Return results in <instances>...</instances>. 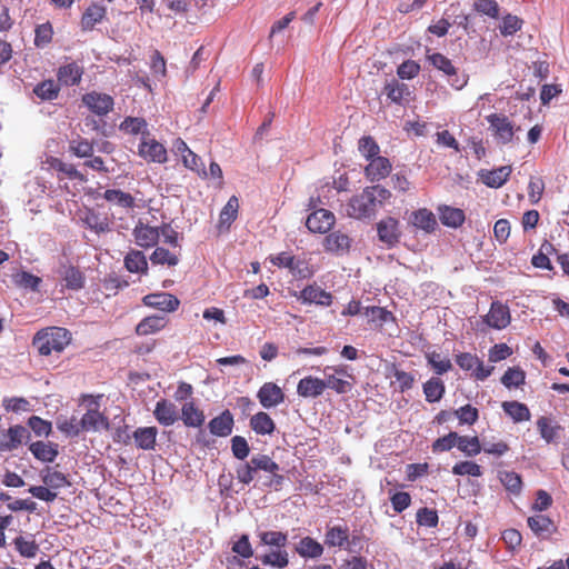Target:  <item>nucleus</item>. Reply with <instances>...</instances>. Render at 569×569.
Returning <instances> with one entry per match:
<instances>
[{
  "instance_id": "nucleus-1",
  "label": "nucleus",
  "mask_w": 569,
  "mask_h": 569,
  "mask_svg": "<svg viewBox=\"0 0 569 569\" xmlns=\"http://www.w3.org/2000/svg\"><path fill=\"white\" fill-rule=\"evenodd\" d=\"M391 196L390 190L381 184L368 186L360 193L350 198L346 204V213L349 218L357 220L373 218Z\"/></svg>"
},
{
  "instance_id": "nucleus-2",
  "label": "nucleus",
  "mask_w": 569,
  "mask_h": 569,
  "mask_svg": "<svg viewBox=\"0 0 569 569\" xmlns=\"http://www.w3.org/2000/svg\"><path fill=\"white\" fill-rule=\"evenodd\" d=\"M258 471H264L270 475L267 477L263 486L279 489L283 485L284 477L279 473V465L268 455L261 453L252 456L249 461L237 467V479L240 483L249 485L256 479Z\"/></svg>"
},
{
  "instance_id": "nucleus-3",
  "label": "nucleus",
  "mask_w": 569,
  "mask_h": 569,
  "mask_svg": "<svg viewBox=\"0 0 569 569\" xmlns=\"http://www.w3.org/2000/svg\"><path fill=\"white\" fill-rule=\"evenodd\" d=\"M70 341L71 333L69 330L60 327H48L34 335L32 346L39 355L50 356L52 352H62Z\"/></svg>"
},
{
  "instance_id": "nucleus-4",
  "label": "nucleus",
  "mask_w": 569,
  "mask_h": 569,
  "mask_svg": "<svg viewBox=\"0 0 569 569\" xmlns=\"http://www.w3.org/2000/svg\"><path fill=\"white\" fill-rule=\"evenodd\" d=\"M489 129L495 139L501 144H508L512 141L515 136L513 123L509 118L502 113H491L486 117Z\"/></svg>"
},
{
  "instance_id": "nucleus-5",
  "label": "nucleus",
  "mask_w": 569,
  "mask_h": 569,
  "mask_svg": "<svg viewBox=\"0 0 569 569\" xmlns=\"http://www.w3.org/2000/svg\"><path fill=\"white\" fill-rule=\"evenodd\" d=\"M456 363L465 371L472 370V377L476 380H486L493 371V367H486L483 362L469 352H462L456 356Z\"/></svg>"
},
{
  "instance_id": "nucleus-6",
  "label": "nucleus",
  "mask_w": 569,
  "mask_h": 569,
  "mask_svg": "<svg viewBox=\"0 0 569 569\" xmlns=\"http://www.w3.org/2000/svg\"><path fill=\"white\" fill-rule=\"evenodd\" d=\"M83 104L97 116H107L113 110L114 100L110 94L91 91L82 96Z\"/></svg>"
},
{
  "instance_id": "nucleus-7",
  "label": "nucleus",
  "mask_w": 569,
  "mask_h": 569,
  "mask_svg": "<svg viewBox=\"0 0 569 569\" xmlns=\"http://www.w3.org/2000/svg\"><path fill=\"white\" fill-rule=\"evenodd\" d=\"M377 233L379 240L388 248H393L400 242L401 231L399 221L393 217L381 219L377 223Z\"/></svg>"
},
{
  "instance_id": "nucleus-8",
  "label": "nucleus",
  "mask_w": 569,
  "mask_h": 569,
  "mask_svg": "<svg viewBox=\"0 0 569 569\" xmlns=\"http://www.w3.org/2000/svg\"><path fill=\"white\" fill-rule=\"evenodd\" d=\"M132 236L137 246L149 249L158 244L160 239V228L152 227L139 220L133 230Z\"/></svg>"
},
{
  "instance_id": "nucleus-9",
  "label": "nucleus",
  "mask_w": 569,
  "mask_h": 569,
  "mask_svg": "<svg viewBox=\"0 0 569 569\" xmlns=\"http://www.w3.org/2000/svg\"><path fill=\"white\" fill-rule=\"evenodd\" d=\"M30 438L27 428L14 425L0 433V451H13Z\"/></svg>"
},
{
  "instance_id": "nucleus-10",
  "label": "nucleus",
  "mask_w": 569,
  "mask_h": 569,
  "mask_svg": "<svg viewBox=\"0 0 569 569\" xmlns=\"http://www.w3.org/2000/svg\"><path fill=\"white\" fill-rule=\"evenodd\" d=\"M511 321L510 310L500 301L491 302L489 312L483 317V322L492 329H505Z\"/></svg>"
},
{
  "instance_id": "nucleus-11",
  "label": "nucleus",
  "mask_w": 569,
  "mask_h": 569,
  "mask_svg": "<svg viewBox=\"0 0 569 569\" xmlns=\"http://www.w3.org/2000/svg\"><path fill=\"white\" fill-rule=\"evenodd\" d=\"M257 398L263 408L270 409L281 405L286 395L277 383L264 382L258 390Z\"/></svg>"
},
{
  "instance_id": "nucleus-12",
  "label": "nucleus",
  "mask_w": 569,
  "mask_h": 569,
  "mask_svg": "<svg viewBox=\"0 0 569 569\" xmlns=\"http://www.w3.org/2000/svg\"><path fill=\"white\" fill-rule=\"evenodd\" d=\"M335 214L327 209H318L311 212L307 220L306 227L315 233H326L335 224Z\"/></svg>"
},
{
  "instance_id": "nucleus-13",
  "label": "nucleus",
  "mask_w": 569,
  "mask_h": 569,
  "mask_svg": "<svg viewBox=\"0 0 569 569\" xmlns=\"http://www.w3.org/2000/svg\"><path fill=\"white\" fill-rule=\"evenodd\" d=\"M144 306L159 309L164 312H173L180 306V300L168 292L149 293L142 298Z\"/></svg>"
},
{
  "instance_id": "nucleus-14",
  "label": "nucleus",
  "mask_w": 569,
  "mask_h": 569,
  "mask_svg": "<svg viewBox=\"0 0 569 569\" xmlns=\"http://www.w3.org/2000/svg\"><path fill=\"white\" fill-rule=\"evenodd\" d=\"M392 169L390 160L386 157L378 156L368 160V164L365 167V177L370 182H379L387 178Z\"/></svg>"
},
{
  "instance_id": "nucleus-15",
  "label": "nucleus",
  "mask_w": 569,
  "mask_h": 569,
  "mask_svg": "<svg viewBox=\"0 0 569 569\" xmlns=\"http://www.w3.org/2000/svg\"><path fill=\"white\" fill-rule=\"evenodd\" d=\"M512 172L511 166H501L499 168L488 170L481 169L478 172L479 180L487 187L498 189L502 187Z\"/></svg>"
},
{
  "instance_id": "nucleus-16",
  "label": "nucleus",
  "mask_w": 569,
  "mask_h": 569,
  "mask_svg": "<svg viewBox=\"0 0 569 569\" xmlns=\"http://www.w3.org/2000/svg\"><path fill=\"white\" fill-rule=\"evenodd\" d=\"M527 525L533 535L540 539H549L557 532L553 520L545 515H533L527 519Z\"/></svg>"
},
{
  "instance_id": "nucleus-17",
  "label": "nucleus",
  "mask_w": 569,
  "mask_h": 569,
  "mask_svg": "<svg viewBox=\"0 0 569 569\" xmlns=\"http://www.w3.org/2000/svg\"><path fill=\"white\" fill-rule=\"evenodd\" d=\"M383 93L391 102L405 106L411 100L412 92L408 84L399 82L397 79H391L385 83Z\"/></svg>"
},
{
  "instance_id": "nucleus-18",
  "label": "nucleus",
  "mask_w": 569,
  "mask_h": 569,
  "mask_svg": "<svg viewBox=\"0 0 569 569\" xmlns=\"http://www.w3.org/2000/svg\"><path fill=\"white\" fill-rule=\"evenodd\" d=\"M153 416L161 426L169 427L178 421L179 411L173 402L161 399L156 403Z\"/></svg>"
},
{
  "instance_id": "nucleus-19",
  "label": "nucleus",
  "mask_w": 569,
  "mask_h": 569,
  "mask_svg": "<svg viewBox=\"0 0 569 569\" xmlns=\"http://www.w3.org/2000/svg\"><path fill=\"white\" fill-rule=\"evenodd\" d=\"M139 156L151 162L164 163L167 149L154 139L142 140L139 144Z\"/></svg>"
},
{
  "instance_id": "nucleus-20",
  "label": "nucleus",
  "mask_w": 569,
  "mask_h": 569,
  "mask_svg": "<svg viewBox=\"0 0 569 569\" xmlns=\"http://www.w3.org/2000/svg\"><path fill=\"white\" fill-rule=\"evenodd\" d=\"M59 274L64 281V287L68 290L79 291L84 288L86 277L78 267L72 264H63L59 271Z\"/></svg>"
},
{
  "instance_id": "nucleus-21",
  "label": "nucleus",
  "mask_w": 569,
  "mask_h": 569,
  "mask_svg": "<svg viewBox=\"0 0 569 569\" xmlns=\"http://www.w3.org/2000/svg\"><path fill=\"white\" fill-rule=\"evenodd\" d=\"M351 246V239L348 234L341 231H333L325 237L323 248L327 252L335 254L347 253Z\"/></svg>"
},
{
  "instance_id": "nucleus-22",
  "label": "nucleus",
  "mask_w": 569,
  "mask_h": 569,
  "mask_svg": "<svg viewBox=\"0 0 569 569\" xmlns=\"http://www.w3.org/2000/svg\"><path fill=\"white\" fill-rule=\"evenodd\" d=\"M295 551L303 559H318L325 552V547L310 536L302 537L296 545Z\"/></svg>"
},
{
  "instance_id": "nucleus-23",
  "label": "nucleus",
  "mask_w": 569,
  "mask_h": 569,
  "mask_svg": "<svg viewBox=\"0 0 569 569\" xmlns=\"http://www.w3.org/2000/svg\"><path fill=\"white\" fill-rule=\"evenodd\" d=\"M429 60L430 62L432 63V66L435 68H437L438 70L445 72L447 76L449 77H456L455 80L451 81V84L452 87H455L456 89H461L466 86L467 83V80L466 79H459L457 77V69L456 67L452 64L451 60L448 59L446 56H443L442 53H433L429 57Z\"/></svg>"
},
{
  "instance_id": "nucleus-24",
  "label": "nucleus",
  "mask_w": 569,
  "mask_h": 569,
  "mask_svg": "<svg viewBox=\"0 0 569 569\" xmlns=\"http://www.w3.org/2000/svg\"><path fill=\"white\" fill-rule=\"evenodd\" d=\"M300 299L306 303L329 307L333 301V296L317 284H309L300 292Z\"/></svg>"
},
{
  "instance_id": "nucleus-25",
  "label": "nucleus",
  "mask_w": 569,
  "mask_h": 569,
  "mask_svg": "<svg viewBox=\"0 0 569 569\" xmlns=\"http://www.w3.org/2000/svg\"><path fill=\"white\" fill-rule=\"evenodd\" d=\"M107 14V8L100 3L92 2L82 13L80 26L82 31L92 30Z\"/></svg>"
},
{
  "instance_id": "nucleus-26",
  "label": "nucleus",
  "mask_w": 569,
  "mask_h": 569,
  "mask_svg": "<svg viewBox=\"0 0 569 569\" xmlns=\"http://www.w3.org/2000/svg\"><path fill=\"white\" fill-rule=\"evenodd\" d=\"M325 391L322 379L307 376L302 378L297 386V393L302 398H317Z\"/></svg>"
},
{
  "instance_id": "nucleus-27",
  "label": "nucleus",
  "mask_w": 569,
  "mask_h": 569,
  "mask_svg": "<svg viewBox=\"0 0 569 569\" xmlns=\"http://www.w3.org/2000/svg\"><path fill=\"white\" fill-rule=\"evenodd\" d=\"M233 416L229 410L222 411L218 417L210 420L208 428L213 436L228 437L232 432Z\"/></svg>"
},
{
  "instance_id": "nucleus-28",
  "label": "nucleus",
  "mask_w": 569,
  "mask_h": 569,
  "mask_svg": "<svg viewBox=\"0 0 569 569\" xmlns=\"http://www.w3.org/2000/svg\"><path fill=\"white\" fill-rule=\"evenodd\" d=\"M409 221L415 228L421 229L427 233L433 232L437 228L436 217L427 208H421V209L413 211L410 214Z\"/></svg>"
},
{
  "instance_id": "nucleus-29",
  "label": "nucleus",
  "mask_w": 569,
  "mask_h": 569,
  "mask_svg": "<svg viewBox=\"0 0 569 569\" xmlns=\"http://www.w3.org/2000/svg\"><path fill=\"white\" fill-rule=\"evenodd\" d=\"M82 74L83 68L77 62H70L58 69L57 78L61 84L72 87L81 81Z\"/></svg>"
},
{
  "instance_id": "nucleus-30",
  "label": "nucleus",
  "mask_w": 569,
  "mask_h": 569,
  "mask_svg": "<svg viewBox=\"0 0 569 569\" xmlns=\"http://www.w3.org/2000/svg\"><path fill=\"white\" fill-rule=\"evenodd\" d=\"M438 213L441 223L453 229L461 227L466 220L463 210L446 204L438 208Z\"/></svg>"
},
{
  "instance_id": "nucleus-31",
  "label": "nucleus",
  "mask_w": 569,
  "mask_h": 569,
  "mask_svg": "<svg viewBox=\"0 0 569 569\" xmlns=\"http://www.w3.org/2000/svg\"><path fill=\"white\" fill-rule=\"evenodd\" d=\"M124 268L131 273H148V260L140 250L131 249L123 259Z\"/></svg>"
},
{
  "instance_id": "nucleus-32",
  "label": "nucleus",
  "mask_w": 569,
  "mask_h": 569,
  "mask_svg": "<svg viewBox=\"0 0 569 569\" xmlns=\"http://www.w3.org/2000/svg\"><path fill=\"white\" fill-rule=\"evenodd\" d=\"M83 431H98L109 428L108 418L98 409L88 410L80 419Z\"/></svg>"
},
{
  "instance_id": "nucleus-33",
  "label": "nucleus",
  "mask_w": 569,
  "mask_h": 569,
  "mask_svg": "<svg viewBox=\"0 0 569 569\" xmlns=\"http://www.w3.org/2000/svg\"><path fill=\"white\" fill-rule=\"evenodd\" d=\"M387 376L396 379L398 391L401 393L410 390L416 382L413 373L400 369L396 363H390L387 367Z\"/></svg>"
},
{
  "instance_id": "nucleus-34",
  "label": "nucleus",
  "mask_w": 569,
  "mask_h": 569,
  "mask_svg": "<svg viewBox=\"0 0 569 569\" xmlns=\"http://www.w3.org/2000/svg\"><path fill=\"white\" fill-rule=\"evenodd\" d=\"M239 209V200L236 196H231L219 214L218 228L220 231L229 230L231 223L237 219Z\"/></svg>"
},
{
  "instance_id": "nucleus-35",
  "label": "nucleus",
  "mask_w": 569,
  "mask_h": 569,
  "mask_svg": "<svg viewBox=\"0 0 569 569\" xmlns=\"http://www.w3.org/2000/svg\"><path fill=\"white\" fill-rule=\"evenodd\" d=\"M158 430L156 427H141L134 430L136 446L142 450H152L156 446Z\"/></svg>"
},
{
  "instance_id": "nucleus-36",
  "label": "nucleus",
  "mask_w": 569,
  "mask_h": 569,
  "mask_svg": "<svg viewBox=\"0 0 569 569\" xmlns=\"http://www.w3.org/2000/svg\"><path fill=\"white\" fill-rule=\"evenodd\" d=\"M29 450L36 459L42 462H53L58 456L57 445L36 441L29 446Z\"/></svg>"
},
{
  "instance_id": "nucleus-37",
  "label": "nucleus",
  "mask_w": 569,
  "mask_h": 569,
  "mask_svg": "<svg viewBox=\"0 0 569 569\" xmlns=\"http://www.w3.org/2000/svg\"><path fill=\"white\" fill-rule=\"evenodd\" d=\"M181 419L184 426L198 428L203 425L204 415L198 407H196L193 401H189L181 408Z\"/></svg>"
},
{
  "instance_id": "nucleus-38",
  "label": "nucleus",
  "mask_w": 569,
  "mask_h": 569,
  "mask_svg": "<svg viewBox=\"0 0 569 569\" xmlns=\"http://www.w3.org/2000/svg\"><path fill=\"white\" fill-rule=\"evenodd\" d=\"M250 427L257 435H271L276 429L272 418L264 411H259L250 419Z\"/></svg>"
},
{
  "instance_id": "nucleus-39",
  "label": "nucleus",
  "mask_w": 569,
  "mask_h": 569,
  "mask_svg": "<svg viewBox=\"0 0 569 569\" xmlns=\"http://www.w3.org/2000/svg\"><path fill=\"white\" fill-rule=\"evenodd\" d=\"M167 325V320L161 316H149L143 318L136 327V333L138 336H148L156 333L163 329Z\"/></svg>"
},
{
  "instance_id": "nucleus-40",
  "label": "nucleus",
  "mask_w": 569,
  "mask_h": 569,
  "mask_svg": "<svg viewBox=\"0 0 569 569\" xmlns=\"http://www.w3.org/2000/svg\"><path fill=\"white\" fill-rule=\"evenodd\" d=\"M426 400L430 403L438 402L446 392V386L440 378L432 377L422 385Z\"/></svg>"
},
{
  "instance_id": "nucleus-41",
  "label": "nucleus",
  "mask_w": 569,
  "mask_h": 569,
  "mask_svg": "<svg viewBox=\"0 0 569 569\" xmlns=\"http://www.w3.org/2000/svg\"><path fill=\"white\" fill-rule=\"evenodd\" d=\"M349 539V529L348 527L333 526L327 529L325 535V545L328 547H339L342 548L346 546Z\"/></svg>"
},
{
  "instance_id": "nucleus-42",
  "label": "nucleus",
  "mask_w": 569,
  "mask_h": 569,
  "mask_svg": "<svg viewBox=\"0 0 569 569\" xmlns=\"http://www.w3.org/2000/svg\"><path fill=\"white\" fill-rule=\"evenodd\" d=\"M503 411L515 421L522 422L530 420L531 413L528 407L519 401L502 402Z\"/></svg>"
},
{
  "instance_id": "nucleus-43",
  "label": "nucleus",
  "mask_w": 569,
  "mask_h": 569,
  "mask_svg": "<svg viewBox=\"0 0 569 569\" xmlns=\"http://www.w3.org/2000/svg\"><path fill=\"white\" fill-rule=\"evenodd\" d=\"M152 264L176 267L180 261V252H173L163 247H157L150 256Z\"/></svg>"
},
{
  "instance_id": "nucleus-44",
  "label": "nucleus",
  "mask_w": 569,
  "mask_h": 569,
  "mask_svg": "<svg viewBox=\"0 0 569 569\" xmlns=\"http://www.w3.org/2000/svg\"><path fill=\"white\" fill-rule=\"evenodd\" d=\"M537 428L541 438L546 440L547 443L555 442L559 431L562 430L560 425H552L551 420L545 416L537 420Z\"/></svg>"
},
{
  "instance_id": "nucleus-45",
  "label": "nucleus",
  "mask_w": 569,
  "mask_h": 569,
  "mask_svg": "<svg viewBox=\"0 0 569 569\" xmlns=\"http://www.w3.org/2000/svg\"><path fill=\"white\" fill-rule=\"evenodd\" d=\"M258 537L262 545L277 549H283L288 543V533L283 531H261Z\"/></svg>"
},
{
  "instance_id": "nucleus-46",
  "label": "nucleus",
  "mask_w": 569,
  "mask_h": 569,
  "mask_svg": "<svg viewBox=\"0 0 569 569\" xmlns=\"http://www.w3.org/2000/svg\"><path fill=\"white\" fill-rule=\"evenodd\" d=\"M500 380L508 389L519 388L526 382V372L520 367H511L505 371Z\"/></svg>"
},
{
  "instance_id": "nucleus-47",
  "label": "nucleus",
  "mask_w": 569,
  "mask_h": 569,
  "mask_svg": "<svg viewBox=\"0 0 569 569\" xmlns=\"http://www.w3.org/2000/svg\"><path fill=\"white\" fill-rule=\"evenodd\" d=\"M103 198L109 202H116L124 209H132L136 204L134 198L120 189H108L103 193Z\"/></svg>"
},
{
  "instance_id": "nucleus-48",
  "label": "nucleus",
  "mask_w": 569,
  "mask_h": 569,
  "mask_svg": "<svg viewBox=\"0 0 569 569\" xmlns=\"http://www.w3.org/2000/svg\"><path fill=\"white\" fill-rule=\"evenodd\" d=\"M363 313L369 318V321L373 322L378 327H382L389 321H395L392 312L382 307H366Z\"/></svg>"
},
{
  "instance_id": "nucleus-49",
  "label": "nucleus",
  "mask_w": 569,
  "mask_h": 569,
  "mask_svg": "<svg viewBox=\"0 0 569 569\" xmlns=\"http://www.w3.org/2000/svg\"><path fill=\"white\" fill-rule=\"evenodd\" d=\"M325 379H322L325 383V390L327 388L336 391L339 395L348 393L352 390V383L348 380H345L336 375L328 373L327 369L323 370Z\"/></svg>"
},
{
  "instance_id": "nucleus-50",
  "label": "nucleus",
  "mask_w": 569,
  "mask_h": 569,
  "mask_svg": "<svg viewBox=\"0 0 569 569\" xmlns=\"http://www.w3.org/2000/svg\"><path fill=\"white\" fill-rule=\"evenodd\" d=\"M428 365L432 368L435 373L443 375L452 369V363L449 358L441 357L437 351L426 353Z\"/></svg>"
},
{
  "instance_id": "nucleus-51",
  "label": "nucleus",
  "mask_w": 569,
  "mask_h": 569,
  "mask_svg": "<svg viewBox=\"0 0 569 569\" xmlns=\"http://www.w3.org/2000/svg\"><path fill=\"white\" fill-rule=\"evenodd\" d=\"M261 562L263 565H267L270 567L283 569L289 565V555L284 550V548L276 549V550H272L271 552L262 556Z\"/></svg>"
},
{
  "instance_id": "nucleus-52",
  "label": "nucleus",
  "mask_w": 569,
  "mask_h": 569,
  "mask_svg": "<svg viewBox=\"0 0 569 569\" xmlns=\"http://www.w3.org/2000/svg\"><path fill=\"white\" fill-rule=\"evenodd\" d=\"M69 150L78 158H89L93 154V142L78 137L69 142Z\"/></svg>"
},
{
  "instance_id": "nucleus-53",
  "label": "nucleus",
  "mask_w": 569,
  "mask_h": 569,
  "mask_svg": "<svg viewBox=\"0 0 569 569\" xmlns=\"http://www.w3.org/2000/svg\"><path fill=\"white\" fill-rule=\"evenodd\" d=\"M60 88L53 80H44L38 83L33 92L41 100H54L59 96Z\"/></svg>"
},
{
  "instance_id": "nucleus-54",
  "label": "nucleus",
  "mask_w": 569,
  "mask_h": 569,
  "mask_svg": "<svg viewBox=\"0 0 569 569\" xmlns=\"http://www.w3.org/2000/svg\"><path fill=\"white\" fill-rule=\"evenodd\" d=\"M290 273L299 279H308L311 278L315 273L313 268L310 266L309 261L305 258H297L293 256L292 264L288 268Z\"/></svg>"
},
{
  "instance_id": "nucleus-55",
  "label": "nucleus",
  "mask_w": 569,
  "mask_h": 569,
  "mask_svg": "<svg viewBox=\"0 0 569 569\" xmlns=\"http://www.w3.org/2000/svg\"><path fill=\"white\" fill-rule=\"evenodd\" d=\"M457 448L469 457L477 456L482 450L481 443L477 436L468 437L458 435Z\"/></svg>"
},
{
  "instance_id": "nucleus-56",
  "label": "nucleus",
  "mask_w": 569,
  "mask_h": 569,
  "mask_svg": "<svg viewBox=\"0 0 569 569\" xmlns=\"http://www.w3.org/2000/svg\"><path fill=\"white\" fill-rule=\"evenodd\" d=\"M13 281L20 288L30 289L32 291H39V287L42 282V279L28 271H19L16 274H13Z\"/></svg>"
},
{
  "instance_id": "nucleus-57",
  "label": "nucleus",
  "mask_w": 569,
  "mask_h": 569,
  "mask_svg": "<svg viewBox=\"0 0 569 569\" xmlns=\"http://www.w3.org/2000/svg\"><path fill=\"white\" fill-rule=\"evenodd\" d=\"M42 482L53 491L71 485L67 476L58 470H48L42 476Z\"/></svg>"
},
{
  "instance_id": "nucleus-58",
  "label": "nucleus",
  "mask_w": 569,
  "mask_h": 569,
  "mask_svg": "<svg viewBox=\"0 0 569 569\" xmlns=\"http://www.w3.org/2000/svg\"><path fill=\"white\" fill-rule=\"evenodd\" d=\"M14 547L20 556L24 558H33L39 551V545L36 540H27L24 537L19 536L13 540Z\"/></svg>"
},
{
  "instance_id": "nucleus-59",
  "label": "nucleus",
  "mask_w": 569,
  "mask_h": 569,
  "mask_svg": "<svg viewBox=\"0 0 569 569\" xmlns=\"http://www.w3.org/2000/svg\"><path fill=\"white\" fill-rule=\"evenodd\" d=\"M50 164L54 170L64 173L69 179L86 181V177L71 163H66L61 159L53 158Z\"/></svg>"
},
{
  "instance_id": "nucleus-60",
  "label": "nucleus",
  "mask_w": 569,
  "mask_h": 569,
  "mask_svg": "<svg viewBox=\"0 0 569 569\" xmlns=\"http://www.w3.org/2000/svg\"><path fill=\"white\" fill-rule=\"evenodd\" d=\"M358 150L367 160H370L379 156L380 147L371 136H365L358 142Z\"/></svg>"
},
{
  "instance_id": "nucleus-61",
  "label": "nucleus",
  "mask_w": 569,
  "mask_h": 569,
  "mask_svg": "<svg viewBox=\"0 0 569 569\" xmlns=\"http://www.w3.org/2000/svg\"><path fill=\"white\" fill-rule=\"evenodd\" d=\"M452 473L456 476H471V477H481L482 470L481 467L473 461H460L457 462L452 467Z\"/></svg>"
},
{
  "instance_id": "nucleus-62",
  "label": "nucleus",
  "mask_w": 569,
  "mask_h": 569,
  "mask_svg": "<svg viewBox=\"0 0 569 569\" xmlns=\"http://www.w3.org/2000/svg\"><path fill=\"white\" fill-rule=\"evenodd\" d=\"M182 162L186 168L197 172L198 176L202 178H206L208 176V172L206 171L204 163L202 162L201 158L192 150H190L187 154H183Z\"/></svg>"
},
{
  "instance_id": "nucleus-63",
  "label": "nucleus",
  "mask_w": 569,
  "mask_h": 569,
  "mask_svg": "<svg viewBox=\"0 0 569 569\" xmlns=\"http://www.w3.org/2000/svg\"><path fill=\"white\" fill-rule=\"evenodd\" d=\"M147 129V122L143 118L127 117L120 123V130L128 134L143 133Z\"/></svg>"
},
{
  "instance_id": "nucleus-64",
  "label": "nucleus",
  "mask_w": 569,
  "mask_h": 569,
  "mask_svg": "<svg viewBox=\"0 0 569 569\" xmlns=\"http://www.w3.org/2000/svg\"><path fill=\"white\" fill-rule=\"evenodd\" d=\"M53 30L50 22L39 24L34 30V46L43 48L52 41Z\"/></svg>"
}]
</instances>
